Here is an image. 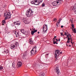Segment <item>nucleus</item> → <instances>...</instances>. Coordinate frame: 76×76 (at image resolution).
Returning <instances> with one entry per match:
<instances>
[{
    "label": "nucleus",
    "instance_id": "nucleus-64",
    "mask_svg": "<svg viewBox=\"0 0 76 76\" xmlns=\"http://www.w3.org/2000/svg\"><path fill=\"white\" fill-rule=\"evenodd\" d=\"M34 53H35V52Z\"/></svg>",
    "mask_w": 76,
    "mask_h": 76
},
{
    "label": "nucleus",
    "instance_id": "nucleus-41",
    "mask_svg": "<svg viewBox=\"0 0 76 76\" xmlns=\"http://www.w3.org/2000/svg\"><path fill=\"white\" fill-rule=\"evenodd\" d=\"M71 42V44H74V42Z\"/></svg>",
    "mask_w": 76,
    "mask_h": 76
},
{
    "label": "nucleus",
    "instance_id": "nucleus-3",
    "mask_svg": "<svg viewBox=\"0 0 76 76\" xmlns=\"http://www.w3.org/2000/svg\"><path fill=\"white\" fill-rule=\"evenodd\" d=\"M4 16H6L5 17V18H4L5 20H6L7 19H9V18H10L11 16L10 15V13L8 12V13H4Z\"/></svg>",
    "mask_w": 76,
    "mask_h": 76
},
{
    "label": "nucleus",
    "instance_id": "nucleus-4",
    "mask_svg": "<svg viewBox=\"0 0 76 76\" xmlns=\"http://www.w3.org/2000/svg\"><path fill=\"white\" fill-rule=\"evenodd\" d=\"M59 1H58L56 2L55 1L53 2L52 3V5L54 6H57V4H58V5H59V4H58V3H59Z\"/></svg>",
    "mask_w": 76,
    "mask_h": 76
},
{
    "label": "nucleus",
    "instance_id": "nucleus-1",
    "mask_svg": "<svg viewBox=\"0 0 76 76\" xmlns=\"http://www.w3.org/2000/svg\"><path fill=\"white\" fill-rule=\"evenodd\" d=\"M34 11H32V10L29 9L28 10V11L26 14V15L27 17H31L33 16V13Z\"/></svg>",
    "mask_w": 76,
    "mask_h": 76
},
{
    "label": "nucleus",
    "instance_id": "nucleus-20",
    "mask_svg": "<svg viewBox=\"0 0 76 76\" xmlns=\"http://www.w3.org/2000/svg\"><path fill=\"white\" fill-rule=\"evenodd\" d=\"M3 53H8V50H4V52H3Z\"/></svg>",
    "mask_w": 76,
    "mask_h": 76
},
{
    "label": "nucleus",
    "instance_id": "nucleus-44",
    "mask_svg": "<svg viewBox=\"0 0 76 76\" xmlns=\"http://www.w3.org/2000/svg\"><path fill=\"white\" fill-rule=\"evenodd\" d=\"M57 38V37H56V36L54 37V38Z\"/></svg>",
    "mask_w": 76,
    "mask_h": 76
},
{
    "label": "nucleus",
    "instance_id": "nucleus-19",
    "mask_svg": "<svg viewBox=\"0 0 76 76\" xmlns=\"http://www.w3.org/2000/svg\"><path fill=\"white\" fill-rule=\"evenodd\" d=\"M31 39H31L29 40V42L30 44H32L33 43V42L32 41H31Z\"/></svg>",
    "mask_w": 76,
    "mask_h": 76
},
{
    "label": "nucleus",
    "instance_id": "nucleus-35",
    "mask_svg": "<svg viewBox=\"0 0 76 76\" xmlns=\"http://www.w3.org/2000/svg\"><path fill=\"white\" fill-rule=\"evenodd\" d=\"M70 37H68V41H70Z\"/></svg>",
    "mask_w": 76,
    "mask_h": 76
},
{
    "label": "nucleus",
    "instance_id": "nucleus-45",
    "mask_svg": "<svg viewBox=\"0 0 76 76\" xmlns=\"http://www.w3.org/2000/svg\"><path fill=\"white\" fill-rule=\"evenodd\" d=\"M53 39H56V38H53Z\"/></svg>",
    "mask_w": 76,
    "mask_h": 76
},
{
    "label": "nucleus",
    "instance_id": "nucleus-37",
    "mask_svg": "<svg viewBox=\"0 0 76 76\" xmlns=\"http://www.w3.org/2000/svg\"><path fill=\"white\" fill-rule=\"evenodd\" d=\"M34 1H35V3H37V0H35Z\"/></svg>",
    "mask_w": 76,
    "mask_h": 76
},
{
    "label": "nucleus",
    "instance_id": "nucleus-42",
    "mask_svg": "<svg viewBox=\"0 0 76 76\" xmlns=\"http://www.w3.org/2000/svg\"><path fill=\"white\" fill-rule=\"evenodd\" d=\"M71 22L72 23H73V21L72 20H71Z\"/></svg>",
    "mask_w": 76,
    "mask_h": 76
},
{
    "label": "nucleus",
    "instance_id": "nucleus-38",
    "mask_svg": "<svg viewBox=\"0 0 76 76\" xmlns=\"http://www.w3.org/2000/svg\"><path fill=\"white\" fill-rule=\"evenodd\" d=\"M65 35H66V36H67V35H68L67 34V33H66V32H65Z\"/></svg>",
    "mask_w": 76,
    "mask_h": 76
},
{
    "label": "nucleus",
    "instance_id": "nucleus-28",
    "mask_svg": "<svg viewBox=\"0 0 76 76\" xmlns=\"http://www.w3.org/2000/svg\"><path fill=\"white\" fill-rule=\"evenodd\" d=\"M14 45L15 46V47H18V45L16 44H15Z\"/></svg>",
    "mask_w": 76,
    "mask_h": 76
},
{
    "label": "nucleus",
    "instance_id": "nucleus-8",
    "mask_svg": "<svg viewBox=\"0 0 76 76\" xmlns=\"http://www.w3.org/2000/svg\"><path fill=\"white\" fill-rule=\"evenodd\" d=\"M22 65V62L20 61H18L17 65V67H20V66H21Z\"/></svg>",
    "mask_w": 76,
    "mask_h": 76
},
{
    "label": "nucleus",
    "instance_id": "nucleus-25",
    "mask_svg": "<svg viewBox=\"0 0 76 76\" xmlns=\"http://www.w3.org/2000/svg\"><path fill=\"white\" fill-rule=\"evenodd\" d=\"M34 33H35V32H37V30H35V28H34Z\"/></svg>",
    "mask_w": 76,
    "mask_h": 76
},
{
    "label": "nucleus",
    "instance_id": "nucleus-24",
    "mask_svg": "<svg viewBox=\"0 0 76 76\" xmlns=\"http://www.w3.org/2000/svg\"><path fill=\"white\" fill-rule=\"evenodd\" d=\"M12 67H13L14 68H15V64L14 63L12 64Z\"/></svg>",
    "mask_w": 76,
    "mask_h": 76
},
{
    "label": "nucleus",
    "instance_id": "nucleus-11",
    "mask_svg": "<svg viewBox=\"0 0 76 76\" xmlns=\"http://www.w3.org/2000/svg\"><path fill=\"white\" fill-rule=\"evenodd\" d=\"M15 34L16 37H19V33L16 31L15 33Z\"/></svg>",
    "mask_w": 76,
    "mask_h": 76
},
{
    "label": "nucleus",
    "instance_id": "nucleus-39",
    "mask_svg": "<svg viewBox=\"0 0 76 76\" xmlns=\"http://www.w3.org/2000/svg\"><path fill=\"white\" fill-rule=\"evenodd\" d=\"M61 28H63V26H61Z\"/></svg>",
    "mask_w": 76,
    "mask_h": 76
},
{
    "label": "nucleus",
    "instance_id": "nucleus-59",
    "mask_svg": "<svg viewBox=\"0 0 76 76\" xmlns=\"http://www.w3.org/2000/svg\"><path fill=\"white\" fill-rule=\"evenodd\" d=\"M71 20H70V21H71Z\"/></svg>",
    "mask_w": 76,
    "mask_h": 76
},
{
    "label": "nucleus",
    "instance_id": "nucleus-32",
    "mask_svg": "<svg viewBox=\"0 0 76 76\" xmlns=\"http://www.w3.org/2000/svg\"><path fill=\"white\" fill-rule=\"evenodd\" d=\"M72 28L74 27V24H72Z\"/></svg>",
    "mask_w": 76,
    "mask_h": 76
},
{
    "label": "nucleus",
    "instance_id": "nucleus-55",
    "mask_svg": "<svg viewBox=\"0 0 76 76\" xmlns=\"http://www.w3.org/2000/svg\"><path fill=\"white\" fill-rule=\"evenodd\" d=\"M62 35H63V37H64V35L63 34Z\"/></svg>",
    "mask_w": 76,
    "mask_h": 76
},
{
    "label": "nucleus",
    "instance_id": "nucleus-51",
    "mask_svg": "<svg viewBox=\"0 0 76 76\" xmlns=\"http://www.w3.org/2000/svg\"><path fill=\"white\" fill-rule=\"evenodd\" d=\"M59 41H60V39H59Z\"/></svg>",
    "mask_w": 76,
    "mask_h": 76
},
{
    "label": "nucleus",
    "instance_id": "nucleus-47",
    "mask_svg": "<svg viewBox=\"0 0 76 76\" xmlns=\"http://www.w3.org/2000/svg\"><path fill=\"white\" fill-rule=\"evenodd\" d=\"M69 35L70 37H71V35H70V34H69Z\"/></svg>",
    "mask_w": 76,
    "mask_h": 76
},
{
    "label": "nucleus",
    "instance_id": "nucleus-15",
    "mask_svg": "<svg viewBox=\"0 0 76 76\" xmlns=\"http://www.w3.org/2000/svg\"><path fill=\"white\" fill-rule=\"evenodd\" d=\"M44 28L48 29V28H47V25H44L43 28V29H44Z\"/></svg>",
    "mask_w": 76,
    "mask_h": 76
},
{
    "label": "nucleus",
    "instance_id": "nucleus-60",
    "mask_svg": "<svg viewBox=\"0 0 76 76\" xmlns=\"http://www.w3.org/2000/svg\"><path fill=\"white\" fill-rule=\"evenodd\" d=\"M25 76H28V75H26Z\"/></svg>",
    "mask_w": 76,
    "mask_h": 76
},
{
    "label": "nucleus",
    "instance_id": "nucleus-57",
    "mask_svg": "<svg viewBox=\"0 0 76 76\" xmlns=\"http://www.w3.org/2000/svg\"><path fill=\"white\" fill-rule=\"evenodd\" d=\"M25 22V21L24 20V22Z\"/></svg>",
    "mask_w": 76,
    "mask_h": 76
},
{
    "label": "nucleus",
    "instance_id": "nucleus-46",
    "mask_svg": "<svg viewBox=\"0 0 76 76\" xmlns=\"http://www.w3.org/2000/svg\"><path fill=\"white\" fill-rule=\"evenodd\" d=\"M57 40H58L57 39H56V41H57Z\"/></svg>",
    "mask_w": 76,
    "mask_h": 76
},
{
    "label": "nucleus",
    "instance_id": "nucleus-43",
    "mask_svg": "<svg viewBox=\"0 0 76 76\" xmlns=\"http://www.w3.org/2000/svg\"><path fill=\"white\" fill-rule=\"evenodd\" d=\"M69 47H72V46L71 45H69Z\"/></svg>",
    "mask_w": 76,
    "mask_h": 76
},
{
    "label": "nucleus",
    "instance_id": "nucleus-40",
    "mask_svg": "<svg viewBox=\"0 0 76 76\" xmlns=\"http://www.w3.org/2000/svg\"><path fill=\"white\" fill-rule=\"evenodd\" d=\"M70 39H71V41H73V40H72V37H71Z\"/></svg>",
    "mask_w": 76,
    "mask_h": 76
},
{
    "label": "nucleus",
    "instance_id": "nucleus-22",
    "mask_svg": "<svg viewBox=\"0 0 76 76\" xmlns=\"http://www.w3.org/2000/svg\"><path fill=\"white\" fill-rule=\"evenodd\" d=\"M20 31L22 32V33H23V34L24 33V29L21 30Z\"/></svg>",
    "mask_w": 76,
    "mask_h": 76
},
{
    "label": "nucleus",
    "instance_id": "nucleus-33",
    "mask_svg": "<svg viewBox=\"0 0 76 76\" xmlns=\"http://www.w3.org/2000/svg\"><path fill=\"white\" fill-rule=\"evenodd\" d=\"M17 23L16 22H14V25H16Z\"/></svg>",
    "mask_w": 76,
    "mask_h": 76
},
{
    "label": "nucleus",
    "instance_id": "nucleus-17",
    "mask_svg": "<svg viewBox=\"0 0 76 76\" xmlns=\"http://www.w3.org/2000/svg\"><path fill=\"white\" fill-rule=\"evenodd\" d=\"M31 3L32 4H35V5H38V3L37 4H35V2H34V1H31Z\"/></svg>",
    "mask_w": 76,
    "mask_h": 76
},
{
    "label": "nucleus",
    "instance_id": "nucleus-2",
    "mask_svg": "<svg viewBox=\"0 0 76 76\" xmlns=\"http://www.w3.org/2000/svg\"><path fill=\"white\" fill-rule=\"evenodd\" d=\"M59 52H60V51H59V50H56L55 54L54 55V56H55V58H56V59L55 60V61H57V60H58L57 59V56H58L59 54H62V52H60V53L59 54Z\"/></svg>",
    "mask_w": 76,
    "mask_h": 76
},
{
    "label": "nucleus",
    "instance_id": "nucleus-61",
    "mask_svg": "<svg viewBox=\"0 0 76 76\" xmlns=\"http://www.w3.org/2000/svg\"><path fill=\"white\" fill-rule=\"evenodd\" d=\"M31 31V29H30Z\"/></svg>",
    "mask_w": 76,
    "mask_h": 76
},
{
    "label": "nucleus",
    "instance_id": "nucleus-14",
    "mask_svg": "<svg viewBox=\"0 0 76 76\" xmlns=\"http://www.w3.org/2000/svg\"><path fill=\"white\" fill-rule=\"evenodd\" d=\"M40 76H44V75H45V74L44 72H41L40 73Z\"/></svg>",
    "mask_w": 76,
    "mask_h": 76
},
{
    "label": "nucleus",
    "instance_id": "nucleus-16",
    "mask_svg": "<svg viewBox=\"0 0 76 76\" xmlns=\"http://www.w3.org/2000/svg\"><path fill=\"white\" fill-rule=\"evenodd\" d=\"M2 25H4L5 23H6V22L5 21V20H3L2 21Z\"/></svg>",
    "mask_w": 76,
    "mask_h": 76
},
{
    "label": "nucleus",
    "instance_id": "nucleus-13",
    "mask_svg": "<svg viewBox=\"0 0 76 76\" xmlns=\"http://www.w3.org/2000/svg\"><path fill=\"white\" fill-rule=\"evenodd\" d=\"M48 28H43V32L44 33H46V31H47Z\"/></svg>",
    "mask_w": 76,
    "mask_h": 76
},
{
    "label": "nucleus",
    "instance_id": "nucleus-31",
    "mask_svg": "<svg viewBox=\"0 0 76 76\" xmlns=\"http://www.w3.org/2000/svg\"><path fill=\"white\" fill-rule=\"evenodd\" d=\"M16 25H20V23H17L16 24Z\"/></svg>",
    "mask_w": 76,
    "mask_h": 76
},
{
    "label": "nucleus",
    "instance_id": "nucleus-50",
    "mask_svg": "<svg viewBox=\"0 0 76 76\" xmlns=\"http://www.w3.org/2000/svg\"><path fill=\"white\" fill-rule=\"evenodd\" d=\"M37 33H38V34H39V32L38 31V32H37Z\"/></svg>",
    "mask_w": 76,
    "mask_h": 76
},
{
    "label": "nucleus",
    "instance_id": "nucleus-10",
    "mask_svg": "<svg viewBox=\"0 0 76 76\" xmlns=\"http://www.w3.org/2000/svg\"><path fill=\"white\" fill-rule=\"evenodd\" d=\"M72 30L74 32V33H76V28H75V27H72Z\"/></svg>",
    "mask_w": 76,
    "mask_h": 76
},
{
    "label": "nucleus",
    "instance_id": "nucleus-27",
    "mask_svg": "<svg viewBox=\"0 0 76 76\" xmlns=\"http://www.w3.org/2000/svg\"><path fill=\"white\" fill-rule=\"evenodd\" d=\"M53 20L54 21H56L57 20V18H55L53 19Z\"/></svg>",
    "mask_w": 76,
    "mask_h": 76
},
{
    "label": "nucleus",
    "instance_id": "nucleus-9",
    "mask_svg": "<svg viewBox=\"0 0 76 76\" xmlns=\"http://www.w3.org/2000/svg\"><path fill=\"white\" fill-rule=\"evenodd\" d=\"M58 66H57L56 68V73H57L58 75V73H59L60 71H59V69H58Z\"/></svg>",
    "mask_w": 76,
    "mask_h": 76
},
{
    "label": "nucleus",
    "instance_id": "nucleus-12",
    "mask_svg": "<svg viewBox=\"0 0 76 76\" xmlns=\"http://www.w3.org/2000/svg\"><path fill=\"white\" fill-rule=\"evenodd\" d=\"M15 46L14 44H12L11 45V49H13V48H15Z\"/></svg>",
    "mask_w": 76,
    "mask_h": 76
},
{
    "label": "nucleus",
    "instance_id": "nucleus-18",
    "mask_svg": "<svg viewBox=\"0 0 76 76\" xmlns=\"http://www.w3.org/2000/svg\"><path fill=\"white\" fill-rule=\"evenodd\" d=\"M60 21H58L57 23H56V25L57 26V27H58V25H59V23H60Z\"/></svg>",
    "mask_w": 76,
    "mask_h": 76
},
{
    "label": "nucleus",
    "instance_id": "nucleus-26",
    "mask_svg": "<svg viewBox=\"0 0 76 76\" xmlns=\"http://www.w3.org/2000/svg\"><path fill=\"white\" fill-rule=\"evenodd\" d=\"M42 7H44V6H45V4H44V3H43L42 4Z\"/></svg>",
    "mask_w": 76,
    "mask_h": 76
},
{
    "label": "nucleus",
    "instance_id": "nucleus-6",
    "mask_svg": "<svg viewBox=\"0 0 76 76\" xmlns=\"http://www.w3.org/2000/svg\"><path fill=\"white\" fill-rule=\"evenodd\" d=\"M37 46H35V47L31 51V54H33L34 52V51H35V52H37V51L36 50H37Z\"/></svg>",
    "mask_w": 76,
    "mask_h": 76
},
{
    "label": "nucleus",
    "instance_id": "nucleus-62",
    "mask_svg": "<svg viewBox=\"0 0 76 76\" xmlns=\"http://www.w3.org/2000/svg\"><path fill=\"white\" fill-rule=\"evenodd\" d=\"M64 35H65V34H64Z\"/></svg>",
    "mask_w": 76,
    "mask_h": 76
},
{
    "label": "nucleus",
    "instance_id": "nucleus-21",
    "mask_svg": "<svg viewBox=\"0 0 76 76\" xmlns=\"http://www.w3.org/2000/svg\"><path fill=\"white\" fill-rule=\"evenodd\" d=\"M34 33H35L34 31V30H32V31H31V35H34Z\"/></svg>",
    "mask_w": 76,
    "mask_h": 76
},
{
    "label": "nucleus",
    "instance_id": "nucleus-29",
    "mask_svg": "<svg viewBox=\"0 0 76 76\" xmlns=\"http://www.w3.org/2000/svg\"><path fill=\"white\" fill-rule=\"evenodd\" d=\"M3 69V67L2 66H0V70H1Z\"/></svg>",
    "mask_w": 76,
    "mask_h": 76
},
{
    "label": "nucleus",
    "instance_id": "nucleus-30",
    "mask_svg": "<svg viewBox=\"0 0 76 76\" xmlns=\"http://www.w3.org/2000/svg\"><path fill=\"white\" fill-rule=\"evenodd\" d=\"M69 40H68L67 42V43H69V42H70V41H69Z\"/></svg>",
    "mask_w": 76,
    "mask_h": 76
},
{
    "label": "nucleus",
    "instance_id": "nucleus-23",
    "mask_svg": "<svg viewBox=\"0 0 76 76\" xmlns=\"http://www.w3.org/2000/svg\"><path fill=\"white\" fill-rule=\"evenodd\" d=\"M57 42H56V41H53V44H58V43H57Z\"/></svg>",
    "mask_w": 76,
    "mask_h": 76
},
{
    "label": "nucleus",
    "instance_id": "nucleus-34",
    "mask_svg": "<svg viewBox=\"0 0 76 76\" xmlns=\"http://www.w3.org/2000/svg\"><path fill=\"white\" fill-rule=\"evenodd\" d=\"M63 33H61V36H62V35H63Z\"/></svg>",
    "mask_w": 76,
    "mask_h": 76
},
{
    "label": "nucleus",
    "instance_id": "nucleus-56",
    "mask_svg": "<svg viewBox=\"0 0 76 76\" xmlns=\"http://www.w3.org/2000/svg\"><path fill=\"white\" fill-rule=\"evenodd\" d=\"M67 46H68V45H67V44H66Z\"/></svg>",
    "mask_w": 76,
    "mask_h": 76
},
{
    "label": "nucleus",
    "instance_id": "nucleus-52",
    "mask_svg": "<svg viewBox=\"0 0 76 76\" xmlns=\"http://www.w3.org/2000/svg\"><path fill=\"white\" fill-rule=\"evenodd\" d=\"M59 41V40H57V41H56V42H57V41Z\"/></svg>",
    "mask_w": 76,
    "mask_h": 76
},
{
    "label": "nucleus",
    "instance_id": "nucleus-48",
    "mask_svg": "<svg viewBox=\"0 0 76 76\" xmlns=\"http://www.w3.org/2000/svg\"><path fill=\"white\" fill-rule=\"evenodd\" d=\"M53 41H55V40L53 39Z\"/></svg>",
    "mask_w": 76,
    "mask_h": 76
},
{
    "label": "nucleus",
    "instance_id": "nucleus-49",
    "mask_svg": "<svg viewBox=\"0 0 76 76\" xmlns=\"http://www.w3.org/2000/svg\"><path fill=\"white\" fill-rule=\"evenodd\" d=\"M40 1V2H42V0H41V1Z\"/></svg>",
    "mask_w": 76,
    "mask_h": 76
},
{
    "label": "nucleus",
    "instance_id": "nucleus-58",
    "mask_svg": "<svg viewBox=\"0 0 76 76\" xmlns=\"http://www.w3.org/2000/svg\"><path fill=\"white\" fill-rule=\"evenodd\" d=\"M70 37V36L69 35L68 37Z\"/></svg>",
    "mask_w": 76,
    "mask_h": 76
},
{
    "label": "nucleus",
    "instance_id": "nucleus-63",
    "mask_svg": "<svg viewBox=\"0 0 76 76\" xmlns=\"http://www.w3.org/2000/svg\"><path fill=\"white\" fill-rule=\"evenodd\" d=\"M66 31H67V30H66Z\"/></svg>",
    "mask_w": 76,
    "mask_h": 76
},
{
    "label": "nucleus",
    "instance_id": "nucleus-5",
    "mask_svg": "<svg viewBox=\"0 0 76 76\" xmlns=\"http://www.w3.org/2000/svg\"><path fill=\"white\" fill-rule=\"evenodd\" d=\"M74 9V12H75V14H76V3L75 4L74 6H72L71 7V9L72 10H73Z\"/></svg>",
    "mask_w": 76,
    "mask_h": 76
},
{
    "label": "nucleus",
    "instance_id": "nucleus-7",
    "mask_svg": "<svg viewBox=\"0 0 76 76\" xmlns=\"http://www.w3.org/2000/svg\"><path fill=\"white\" fill-rule=\"evenodd\" d=\"M28 53H26V52H25L23 55V58L26 59V57H27V55H28Z\"/></svg>",
    "mask_w": 76,
    "mask_h": 76
},
{
    "label": "nucleus",
    "instance_id": "nucleus-53",
    "mask_svg": "<svg viewBox=\"0 0 76 76\" xmlns=\"http://www.w3.org/2000/svg\"><path fill=\"white\" fill-rule=\"evenodd\" d=\"M47 56H48V54H47Z\"/></svg>",
    "mask_w": 76,
    "mask_h": 76
},
{
    "label": "nucleus",
    "instance_id": "nucleus-54",
    "mask_svg": "<svg viewBox=\"0 0 76 76\" xmlns=\"http://www.w3.org/2000/svg\"><path fill=\"white\" fill-rule=\"evenodd\" d=\"M68 35H69V33H68Z\"/></svg>",
    "mask_w": 76,
    "mask_h": 76
},
{
    "label": "nucleus",
    "instance_id": "nucleus-36",
    "mask_svg": "<svg viewBox=\"0 0 76 76\" xmlns=\"http://www.w3.org/2000/svg\"><path fill=\"white\" fill-rule=\"evenodd\" d=\"M67 37H66V38H69V35H67Z\"/></svg>",
    "mask_w": 76,
    "mask_h": 76
}]
</instances>
